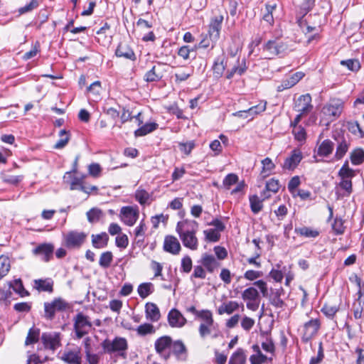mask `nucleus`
<instances>
[{"instance_id":"f257e3e1","label":"nucleus","mask_w":364,"mask_h":364,"mask_svg":"<svg viewBox=\"0 0 364 364\" xmlns=\"http://www.w3.org/2000/svg\"><path fill=\"white\" fill-rule=\"evenodd\" d=\"M198 228V223L196 220L180 221L176 226V232L183 245L192 250H196L198 247V240L196 236Z\"/></svg>"},{"instance_id":"f03ea898","label":"nucleus","mask_w":364,"mask_h":364,"mask_svg":"<svg viewBox=\"0 0 364 364\" xmlns=\"http://www.w3.org/2000/svg\"><path fill=\"white\" fill-rule=\"evenodd\" d=\"M288 49L287 43L279 38L267 41L262 46V52L266 59H272L275 56L284 55Z\"/></svg>"},{"instance_id":"7ed1b4c3","label":"nucleus","mask_w":364,"mask_h":364,"mask_svg":"<svg viewBox=\"0 0 364 364\" xmlns=\"http://www.w3.org/2000/svg\"><path fill=\"white\" fill-rule=\"evenodd\" d=\"M105 353L112 354L117 353L123 358H126V351L128 348V343L126 338L115 337L114 340L105 339L101 343Z\"/></svg>"},{"instance_id":"20e7f679","label":"nucleus","mask_w":364,"mask_h":364,"mask_svg":"<svg viewBox=\"0 0 364 364\" xmlns=\"http://www.w3.org/2000/svg\"><path fill=\"white\" fill-rule=\"evenodd\" d=\"M70 306L65 299L58 297L55 298L50 302L44 303V315L43 317L48 321L55 318L56 312H63L70 309Z\"/></svg>"},{"instance_id":"39448f33","label":"nucleus","mask_w":364,"mask_h":364,"mask_svg":"<svg viewBox=\"0 0 364 364\" xmlns=\"http://www.w3.org/2000/svg\"><path fill=\"white\" fill-rule=\"evenodd\" d=\"M74 331L77 339L82 338L87 335L92 327L89 316L82 312L77 313L73 318Z\"/></svg>"},{"instance_id":"423d86ee","label":"nucleus","mask_w":364,"mask_h":364,"mask_svg":"<svg viewBox=\"0 0 364 364\" xmlns=\"http://www.w3.org/2000/svg\"><path fill=\"white\" fill-rule=\"evenodd\" d=\"M41 340L45 348L53 351L61 346V334L59 332L43 333Z\"/></svg>"},{"instance_id":"0eeeda50","label":"nucleus","mask_w":364,"mask_h":364,"mask_svg":"<svg viewBox=\"0 0 364 364\" xmlns=\"http://www.w3.org/2000/svg\"><path fill=\"white\" fill-rule=\"evenodd\" d=\"M54 245L51 243H41L32 250V254L41 258L44 262H48L53 257Z\"/></svg>"},{"instance_id":"6e6552de","label":"nucleus","mask_w":364,"mask_h":364,"mask_svg":"<svg viewBox=\"0 0 364 364\" xmlns=\"http://www.w3.org/2000/svg\"><path fill=\"white\" fill-rule=\"evenodd\" d=\"M223 16L222 15L214 17L209 25L208 36L211 40V48L215 46V43L220 38V33L222 28Z\"/></svg>"},{"instance_id":"1a4fd4ad","label":"nucleus","mask_w":364,"mask_h":364,"mask_svg":"<svg viewBox=\"0 0 364 364\" xmlns=\"http://www.w3.org/2000/svg\"><path fill=\"white\" fill-rule=\"evenodd\" d=\"M87 234L77 231H70L65 235V245L68 248L80 247L85 242Z\"/></svg>"},{"instance_id":"9d476101","label":"nucleus","mask_w":364,"mask_h":364,"mask_svg":"<svg viewBox=\"0 0 364 364\" xmlns=\"http://www.w3.org/2000/svg\"><path fill=\"white\" fill-rule=\"evenodd\" d=\"M313 109L311 105V96L310 94H305L299 96L294 103V109L301 112V114L309 113Z\"/></svg>"},{"instance_id":"9b49d317","label":"nucleus","mask_w":364,"mask_h":364,"mask_svg":"<svg viewBox=\"0 0 364 364\" xmlns=\"http://www.w3.org/2000/svg\"><path fill=\"white\" fill-rule=\"evenodd\" d=\"M320 322L318 319H311L305 323L303 328V340L306 342L311 340L318 332Z\"/></svg>"},{"instance_id":"f8f14e48","label":"nucleus","mask_w":364,"mask_h":364,"mask_svg":"<svg viewBox=\"0 0 364 364\" xmlns=\"http://www.w3.org/2000/svg\"><path fill=\"white\" fill-rule=\"evenodd\" d=\"M343 111V102L340 100H334L326 105L322 109L323 113L328 117H338Z\"/></svg>"},{"instance_id":"ddd939ff","label":"nucleus","mask_w":364,"mask_h":364,"mask_svg":"<svg viewBox=\"0 0 364 364\" xmlns=\"http://www.w3.org/2000/svg\"><path fill=\"white\" fill-rule=\"evenodd\" d=\"M121 220L128 226H132L136 223L139 213L131 206H125L120 211Z\"/></svg>"},{"instance_id":"4468645a","label":"nucleus","mask_w":364,"mask_h":364,"mask_svg":"<svg viewBox=\"0 0 364 364\" xmlns=\"http://www.w3.org/2000/svg\"><path fill=\"white\" fill-rule=\"evenodd\" d=\"M302 158L301 152L298 149H294L291 151V155L285 159L282 168L293 171L297 167Z\"/></svg>"},{"instance_id":"2eb2a0df","label":"nucleus","mask_w":364,"mask_h":364,"mask_svg":"<svg viewBox=\"0 0 364 364\" xmlns=\"http://www.w3.org/2000/svg\"><path fill=\"white\" fill-rule=\"evenodd\" d=\"M172 344V338L168 336H164L155 341L154 347L156 353L161 355H163L165 359H168L170 357V353L163 355L164 352L168 348H171Z\"/></svg>"},{"instance_id":"dca6fc26","label":"nucleus","mask_w":364,"mask_h":364,"mask_svg":"<svg viewBox=\"0 0 364 364\" xmlns=\"http://www.w3.org/2000/svg\"><path fill=\"white\" fill-rule=\"evenodd\" d=\"M284 291L282 287L279 289H271L270 293L268 294L267 298L269 299L270 304L276 308L282 309L285 305L283 299H281L282 295H284Z\"/></svg>"},{"instance_id":"f3484780","label":"nucleus","mask_w":364,"mask_h":364,"mask_svg":"<svg viewBox=\"0 0 364 364\" xmlns=\"http://www.w3.org/2000/svg\"><path fill=\"white\" fill-rule=\"evenodd\" d=\"M181 247L178 239L172 235H167L164 239V250L173 255H178Z\"/></svg>"},{"instance_id":"a211bd4d","label":"nucleus","mask_w":364,"mask_h":364,"mask_svg":"<svg viewBox=\"0 0 364 364\" xmlns=\"http://www.w3.org/2000/svg\"><path fill=\"white\" fill-rule=\"evenodd\" d=\"M168 323L171 327H182L186 323V319L176 309H171L168 314Z\"/></svg>"},{"instance_id":"6ab92c4d","label":"nucleus","mask_w":364,"mask_h":364,"mask_svg":"<svg viewBox=\"0 0 364 364\" xmlns=\"http://www.w3.org/2000/svg\"><path fill=\"white\" fill-rule=\"evenodd\" d=\"M61 358L68 364H81L82 355L80 349L76 348L73 350H65Z\"/></svg>"},{"instance_id":"aec40b11","label":"nucleus","mask_w":364,"mask_h":364,"mask_svg":"<svg viewBox=\"0 0 364 364\" xmlns=\"http://www.w3.org/2000/svg\"><path fill=\"white\" fill-rule=\"evenodd\" d=\"M225 59L226 57L224 52H223L221 55H218L215 59L213 65V71L215 77L219 78L223 75V73L226 68Z\"/></svg>"},{"instance_id":"412c9836","label":"nucleus","mask_w":364,"mask_h":364,"mask_svg":"<svg viewBox=\"0 0 364 364\" xmlns=\"http://www.w3.org/2000/svg\"><path fill=\"white\" fill-rule=\"evenodd\" d=\"M200 263L210 273H213L220 266V263L212 255L205 253L202 255Z\"/></svg>"},{"instance_id":"4be33fe9","label":"nucleus","mask_w":364,"mask_h":364,"mask_svg":"<svg viewBox=\"0 0 364 364\" xmlns=\"http://www.w3.org/2000/svg\"><path fill=\"white\" fill-rule=\"evenodd\" d=\"M146 317L152 322L158 321L161 318L159 307L154 303L149 302L145 305Z\"/></svg>"},{"instance_id":"5701e85b","label":"nucleus","mask_w":364,"mask_h":364,"mask_svg":"<svg viewBox=\"0 0 364 364\" xmlns=\"http://www.w3.org/2000/svg\"><path fill=\"white\" fill-rule=\"evenodd\" d=\"M115 55L117 57L124 58L133 61L136 60L134 52L127 44L119 43L115 50Z\"/></svg>"},{"instance_id":"b1692460","label":"nucleus","mask_w":364,"mask_h":364,"mask_svg":"<svg viewBox=\"0 0 364 364\" xmlns=\"http://www.w3.org/2000/svg\"><path fill=\"white\" fill-rule=\"evenodd\" d=\"M92 245L96 249L105 248L107 246L109 241V236L106 232H101L100 234H92L91 235Z\"/></svg>"},{"instance_id":"393cba45","label":"nucleus","mask_w":364,"mask_h":364,"mask_svg":"<svg viewBox=\"0 0 364 364\" xmlns=\"http://www.w3.org/2000/svg\"><path fill=\"white\" fill-rule=\"evenodd\" d=\"M53 281L51 278L38 279L34 280L35 288L40 291H53Z\"/></svg>"},{"instance_id":"a878e982","label":"nucleus","mask_w":364,"mask_h":364,"mask_svg":"<svg viewBox=\"0 0 364 364\" xmlns=\"http://www.w3.org/2000/svg\"><path fill=\"white\" fill-rule=\"evenodd\" d=\"M163 77V74L160 71V68L154 65L144 75V80L146 82H159Z\"/></svg>"},{"instance_id":"bb28decb","label":"nucleus","mask_w":364,"mask_h":364,"mask_svg":"<svg viewBox=\"0 0 364 364\" xmlns=\"http://www.w3.org/2000/svg\"><path fill=\"white\" fill-rule=\"evenodd\" d=\"M280 187L279 180L271 178L266 183L265 190L263 191L261 196L264 198V199L269 198L271 196L269 194V192L277 193Z\"/></svg>"},{"instance_id":"cd10ccee","label":"nucleus","mask_w":364,"mask_h":364,"mask_svg":"<svg viewBox=\"0 0 364 364\" xmlns=\"http://www.w3.org/2000/svg\"><path fill=\"white\" fill-rule=\"evenodd\" d=\"M334 148L333 143L330 139H325L318 148L317 154L320 156H328Z\"/></svg>"},{"instance_id":"c85d7f7f","label":"nucleus","mask_w":364,"mask_h":364,"mask_svg":"<svg viewBox=\"0 0 364 364\" xmlns=\"http://www.w3.org/2000/svg\"><path fill=\"white\" fill-rule=\"evenodd\" d=\"M237 63H238L237 65H235L231 69V70L228 72V74H227V76H226V77L228 79H231L235 74H237L239 75H243L246 72V70L247 69V66L246 65V60H245V58H243L241 60V62H240L238 60Z\"/></svg>"},{"instance_id":"c756f323","label":"nucleus","mask_w":364,"mask_h":364,"mask_svg":"<svg viewBox=\"0 0 364 364\" xmlns=\"http://www.w3.org/2000/svg\"><path fill=\"white\" fill-rule=\"evenodd\" d=\"M158 127L159 124L156 122L146 123L144 125L135 130L134 136L136 137L145 136L156 130Z\"/></svg>"},{"instance_id":"7c9ffc66","label":"nucleus","mask_w":364,"mask_h":364,"mask_svg":"<svg viewBox=\"0 0 364 364\" xmlns=\"http://www.w3.org/2000/svg\"><path fill=\"white\" fill-rule=\"evenodd\" d=\"M246 355L242 348H237L230 358L228 364H245Z\"/></svg>"},{"instance_id":"2f4dec72","label":"nucleus","mask_w":364,"mask_h":364,"mask_svg":"<svg viewBox=\"0 0 364 364\" xmlns=\"http://www.w3.org/2000/svg\"><path fill=\"white\" fill-rule=\"evenodd\" d=\"M171 348L172 353L178 358H181L183 354H186L187 353V348L181 340L172 341Z\"/></svg>"},{"instance_id":"473e14b6","label":"nucleus","mask_w":364,"mask_h":364,"mask_svg":"<svg viewBox=\"0 0 364 364\" xmlns=\"http://www.w3.org/2000/svg\"><path fill=\"white\" fill-rule=\"evenodd\" d=\"M264 199L260 200L257 195L250 196L249 198L251 210L253 213L257 214L263 208L262 202Z\"/></svg>"},{"instance_id":"72a5a7b5","label":"nucleus","mask_w":364,"mask_h":364,"mask_svg":"<svg viewBox=\"0 0 364 364\" xmlns=\"http://www.w3.org/2000/svg\"><path fill=\"white\" fill-rule=\"evenodd\" d=\"M238 308L239 304L236 301H230L228 303H223L220 306H219L218 311L220 315H222L225 313L228 314H231Z\"/></svg>"},{"instance_id":"f704fd0d","label":"nucleus","mask_w":364,"mask_h":364,"mask_svg":"<svg viewBox=\"0 0 364 364\" xmlns=\"http://www.w3.org/2000/svg\"><path fill=\"white\" fill-rule=\"evenodd\" d=\"M242 298L245 301H256L259 298L258 291L255 287L246 289L242 294Z\"/></svg>"},{"instance_id":"c9c22d12","label":"nucleus","mask_w":364,"mask_h":364,"mask_svg":"<svg viewBox=\"0 0 364 364\" xmlns=\"http://www.w3.org/2000/svg\"><path fill=\"white\" fill-rule=\"evenodd\" d=\"M276 4H271L269 3H267L265 4V13L264 14L262 18L270 26L274 24V17L272 13L276 9Z\"/></svg>"},{"instance_id":"e433bc0d","label":"nucleus","mask_w":364,"mask_h":364,"mask_svg":"<svg viewBox=\"0 0 364 364\" xmlns=\"http://www.w3.org/2000/svg\"><path fill=\"white\" fill-rule=\"evenodd\" d=\"M9 287L12 288L14 291H16L22 297L29 295L28 291L24 289L22 280L21 279H14L13 283L10 282Z\"/></svg>"},{"instance_id":"4c0bfd02","label":"nucleus","mask_w":364,"mask_h":364,"mask_svg":"<svg viewBox=\"0 0 364 364\" xmlns=\"http://www.w3.org/2000/svg\"><path fill=\"white\" fill-rule=\"evenodd\" d=\"M350 161L353 165H360L364 161V151L361 148L354 149L350 153Z\"/></svg>"},{"instance_id":"58836bf2","label":"nucleus","mask_w":364,"mask_h":364,"mask_svg":"<svg viewBox=\"0 0 364 364\" xmlns=\"http://www.w3.org/2000/svg\"><path fill=\"white\" fill-rule=\"evenodd\" d=\"M113 260V255L110 251L102 252L100 257L99 264L101 267L107 269L110 267Z\"/></svg>"},{"instance_id":"ea45409f","label":"nucleus","mask_w":364,"mask_h":364,"mask_svg":"<svg viewBox=\"0 0 364 364\" xmlns=\"http://www.w3.org/2000/svg\"><path fill=\"white\" fill-rule=\"evenodd\" d=\"M10 268L9 258L4 255L0 256V280L9 273Z\"/></svg>"},{"instance_id":"a19ab883","label":"nucleus","mask_w":364,"mask_h":364,"mask_svg":"<svg viewBox=\"0 0 364 364\" xmlns=\"http://www.w3.org/2000/svg\"><path fill=\"white\" fill-rule=\"evenodd\" d=\"M338 145L336 148L335 158L337 160L341 159L346 154L348 149V144L345 139L342 138L341 141H338Z\"/></svg>"},{"instance_id":"79ce46f5","label":"nucleus","mask_w":364,"mask_h":364,"mask_svg":"<svg viewBox=\"0 0 364 364\" xmlns=\"http://www.w3.org/2000/svg\"><path fill=\"white\" fill-rule=\"evenodd\" d=\"M59 136L60 139L54 145V148L56 149L64 148L70 140V133L65 129L60 131Z\"/></svg>"},{"instance_id":"37998d69","label":"nucleus","mask_w":364,"mask_h":364,"mask_svg":"<svg viewBox=\"0 0 364 364\" xmlns=\"http://www.w3.org/2000/svg\"><path fill=\"white\" fill-rule=\"evenodd\" d=\"M40 329L31 328L29 329L27 337L26 338L25 344L26 346L36 343L39 340Z\"/></svg>"},{"instance_id":"c03bdc74","label":"nucleus","mask_w":364,"mask_h":364,"mask_svg":"<svg viewBox=\"0 0 364 364\" xmlns=\"http://www.w3.org/2000/svg\"><path fill=\"white\" fill-rule=\"evenodd\" d=\"M156 330L154 328V326L148 323H145L144 324H141L138 326L136 328V332L138 335L141 336H144L148 334H154L155 333Z\"/></svg>"},{"instance_id":"a18cd8bd","label":"nucleus","mask_w":364,"mask_h":364,"mask_svg":"<svg viewBox=\"0 0 364 364\" xmlns=\"http://www.w3.org/2000/svg\"><path fill=\"white\" fill-rule=\"evenodd\" d=\"M295 232L306 237H316L319 235L317 230H313L307 227L296 228Z\"/></svg>"},{"instance_id":"49530a36","label":"nucleus","mask_w":364,"mask_h":364,"mask_svg":"<svg viewBox=\"0 0 364 364\" xmlns=\"http://www.w3.org/2000/svg\"><path fill=\"white\" fill-rule=\"evenodd\" d=\"M192 75V73L188 72L186 68H181L178 69L174 74L175 82L180 83L186 81Z\"/></svg>"},{"instance_id":"de8ad7c7","label":"nucleus","mask_w":364,"mask_h":364,"mask_svg":"<svg viewBox=\"0 0 364 364\" xmlns=\"http://www.w3.org/2000/svg\"><path fill=\"white\" fill-rule=\"evenodd\" d=\"M153 287V284L150 282L147 283H142L141 284L137 289V291L139 295L141 298L145 299L150 294L152 293L151 287Z\"/></svg>"},{"instance_id":"09e8293b","label":"nucleus","mask_w":364,"mask_h":364,"mask_svg":"<svg viewBox=\"0 0 364 364\" xmlns=\"http://www.w3.org/2000/svg\"><path fill=\"white\" fill-rule=\"evenodd\" d=\"M262 170L261 171V175L263 177H265L268 175L267 172L272 171L274 168L275 165L272 162V159L269 157L265 158L262 161Z\"/></svg>"},{"instance_id":"8fccbe9b","label":"nucleus","mask_w":364,"mask_h":364,"mask_svg":"<svg viewBox=\"0 0 364 364\" xmlns=\"http://www.w3.org/2000/svg\"><path fill=\"white\" fill-rule=\"evenodd\" d=\"M102 216V212L98 208H92L87 212V220L90 223L97 222Z\"/></svg>"},{"instance_id":"3c124183","label":"nucleus","mask_w":364,"mask_h":364,"mask_svg":"<svg viewBox=\"0 0 364 364\" xmlns=\"http://www.w3.org/2000/svg\"><path fill=\"white\" fill-rule=\"evenodd\" d=\"M203 233L205 236V240L209 242H216L220 238V234L215 229L205 230L203 231Z\"/></svg>"},{"instance_id":"603ef678","label":"nucleus","mask_w":364,"mask_h":364,"mask_svg":"<svg viewBox=\"0 0 364 364\" xmlns=\"http://www.w3.org/2000/svg\"><path fill=\"white\" fill-rule=\"evenodd\" d=\"M341 64L346 66L348 70L351 71H358L360 68V64L358 60L357 59H348L346 60H342Z\"/></svg>"},{"instance_id":"864d4df0","label":"nucleus","mask_w":364,"mask_h":364,"mask_svg":"<svg viewBox=\"0 0 364 364\" xmlns=\"http://www.w3.org/2000/svg\"><path fill=\"white\" fill-rule=\"evenodd\" d=\"M238 176L235 173L228 174L223 179V184L226 189H230L231 186L237 183Z\"/></svg>"},{"instance_id":"5fc2aeb1","label":"nucleus","mask_w":364,"mask_h":364,"mask_svg":"<svg viewBox=\"0 0 364 364\" xmlns=\"http://www.w3.org/2000/svg\"><path fill=\"white\" fill-rule=\"evenodd\" d=\"M266 102H261L258 105L251 107L247 109L248 114L253 117V116L260 114L266 109Z\"/></svg>"},{"instance_id":"6e6d98bb","label":"nucleus","mask_w":364,"mask_h":364,"mask_svg":"<svg viewBox=\"0 0 364 364\" xmlns=\"http://www.w3.org/2000/svg\"><path fill=\"white\" fill-rule=\"evenodd\" d=\"M39 6L38 0H31V2L26 6L18 9V11L20 14L31 12Z\"/></svg>"},{"instance_id":"4d7b16f0","label":"nucleus","mask_w":364,"mask_h":364,"mask_svg":"<svg viewBox=\"0 0 364 364\" xmlns=\"http://www.w3.org/2000/svg\"><path fill=\"white\" fill-rule=\"evenodd\" d=\"M324 358V352L322 342L318 343V349L317 356L312 357L310 360L309 364H319L322 362Z\"/></svg>"},{"instance_id":"13d9d810","label":"nucleus","mask_w":364,"mask_h":364,"mask_svg":"<svg viewBox=\"0 0 364 364\" xmlns=\"http://www.w3.org/2000/svg\"><path fill=\"white\" fill-rule=\"evenodd\" d=\"M191 53H195V49L191 48L188 46L181 47L178 51V55L184 60L189 59Z\"/></svg>"},{"instance_id":"bf43d9fd","label":"nucleus","mask_w":364,"mask_h":364,"mask_svg":"<svg viewBox=\"0 0 364 364\" xmlns=\"http://www.w3.org/2000/svg\"><path fill=\"white\" fill-rule=\"evenodd\" d=\"M149 194L144 190L137 191L135 194L136 200L141 204L144 205L148 203Z\"/></svg>"},{"instance_id":"052dcab7","label":"nucleus","mask_w":364,"mask_h":364,"mask_svg":"<svg viewBox=\"0 0 364 364\" xmlns=\"http://www.w3.org/2000/svg\"><path fill=\"white\" fill-rule=\"evenodd\" d=\"M198 317L202 318L205 321V323H208V325H213L214 321L213 318V315L210 311L209 310H202L198 313Z\"/></svg>"},{"instance_id":"680f3d73","label":"nucleus","mask_w":364,"mask_h":364,"mask_svg":"<svg viewBox=\"0 0 364 364\" xmlns=\"http://www.w3.org/2000/svg\"><path fill=\"white\" fill-rule=\"evenodd\" d=\"M338 186L341 188L346 191L347 196H349L353 192V184L351 179H341Z\"/></svg>"},{"instance_id":"e2e57ef3","label":"nucleus","mask_w":364,"mask_h":364,"mask_svg":"<svg viewBox=\"0 0 364 364\" xmlns=\"http://www.w3.org/2000/svg\"><path fill=\"white\" fill-rule=\"evenodd\" d=\"M332 229L337 235L343 234L344 232L343 220L336 218L332 224Z\"/></svg>"},{"instance_id":"0e129e2a","label":"nucleus","mask_w":364,"mask_h":364,"mask_svg":"<svg viewBox=\"0 0 364 364\" xmlns=\"http://www.w3.org/2000/svg\"><path fill=\"white\" fill-rule=\"evenodd\" d=\"M192 269V259L189 256H185L181 259V271L189 273Z\"/></svg>"},{"instance_id":"69168bd1","label":"nucleus","mask_w":364,"mask_h":364,"mask_svg":"<svg viewBox=\"0 0 364 364\" xmlns=\"http://www.w3.org/2000/svg\"><path fill=\"white\" fill-rule=\"evenodd\" d=\"M267 358L262 352L252 355L250 358L251 364H262L266 362Z\"/></svg>"},{"instance_id":"338daca9","label":"nucleus","mask_w":364,"mask_h":364,"mask_svg":"<svg viewBox=\"0 0 364 364\" xmlns=\"http://www.w3.org/2000/svg\"><path fill=\"white\" fill-rule=\"evenodd\" d=\"M338 311V308L336 306L325 304L321 309V311L328 317H333Z\"/></svg>"},{"instance_id":"774afa93","label":"nucleus","mask_w":364,"mask_h":364,"mask_svg":"<svg viewBox=\"0 0 364 364\" xmlns=\"http://www.w3.org/2000/svg\"><path fill=\"white\" fill-rule=\"evenodd\" d=\"M178 146L181 151L183 152L186 155H188L194 149L195 143L193 141H190L186 143H179Z\"/></svg>"}]
</instances>
